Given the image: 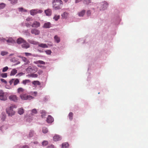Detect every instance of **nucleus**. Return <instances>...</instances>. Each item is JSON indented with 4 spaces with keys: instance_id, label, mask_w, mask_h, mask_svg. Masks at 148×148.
Listing matches in <instances>:
<instances>
[{
    "instance_id": "nucleus-1",
    "label": "nucleus",
    "mask_w": 148,
    "mask_h": 148,
    "mask_svg": "<svg viewBox=\"0 0 148 148\" xmlns=\"http://www.w3.org/2000/svg\"><path fill=\"white\" fill-rule=\"evenodd\" d=\"M52 4L53 8L57 10L62 8L63 3L61 0H53L52 2Z\"/></svg>"
},
{
    "instance_id": "nucleus-2",
    "label": "nucleus",
    "mask_w": 148,
    "mask_h": 148,
    "mask_svg": "<svg viewBox=\"0 0 148 148\" xmlns=\"http://www.w3.org/2000/svg\"><path fill=\"white\" fill-rule=\"evenodd\" d=\"M19 96L21 99L23 100H30L34 98V97H33L31 95H28L26 93L21 94Z\"/></svg>"
},
{
    "instance_id": "nucleus-3",
    "label": "nucleus",
    "mask_w": 148,
    "mask_h": 148,
    "mask_svg": "<svg viewBox=\"0 0 148 148\" xmlns=\"http://www.w3.org/2000/svg\"><path fill=\"white\" fill-rule=\"evenodd\" d=\"M15 108V105H12L6 109L7 113L9 115L11 116L14 114L15 112L13 110V108Z\"/></svg>"
},
{
    "instance_id": "nucleus-4",
    "label": "nucleus",
    "mask_w": 148,
    "mask_h": 148,
    "mask_svg": "<svg viewBox=\"0 0 148 148\" xmlns=\"http://www.w3.org/2000/svg\"><path fill=\"white\" fill-rule=\"evenodd\" d=\"M7 99V94L2 90H0V100L5 101Z\"/></svg>"
},
{
    "instance_id": "nucleus-5",
    "label": "nucleus",
    "mask_w": 148,
    "mask_h": 148,
    "mask_svg": "<svg viewBox=\"0 0 148 148\" xmlns=\"http://www.w3.org/2000/svg\"><path fill=\"white\" fill-rule=\"evenodd\" d=\"M9 99L10 100L14 102H17L18 99V98L15 95L12 94L9 97Z\"/></svg>"
},
{
    "instance_id": "nucleus-6",
    "label": "nucleus",
    "mask_w": 148,
    "mask_h": 148,
    "mask_svg": "<svg viewBox=\"0 0 148 148\" xmlns=\"http://www.w3.org/2000/svg\"><path fill=\"white\" fill-rule=\"evenodd\" d=\"M42 11L40 10L34 9L31 10L30 11L31 14L32 15H34L37 13H41Z\"/></svg>"
},
{
    "instance_id": "nucleus-7",
    "label": "nucleus",
    "mask_w": 148,
    "mask_h": 148,
    "mask_svg": "<svg viewBox=\"0 0 148 148\" xmlns=\"http://www.w3.org/2000/svg\"><path fill=\"white\" fill-rule=\"evenodd\" d=\"M31 32L32 34H34L36 35H38L40 33V31L36 28L32 29Z\"/></svg>"
},
{
    "instance_id": "nucleus-8",
    "label": "nucleus",
    "mask_w": 148,
    "mask_h": 148,
    "mask_svg": "<svg viewBox=\"0 0 148 148\" xmlns=\"http://www.w3.org/2000/svg\"><path fill=\"white\" fill-rule=\"evenodd\" d=\"M40 23L36 21H34L32 24V26L33 27L37 28L40 27Z\"/></svg>"
},
{
    "instance_id": "nucleus-9",
    "label": "nucleus",
    "mask_w": 148,
    "mask_h": 148,
    "mask_svg": "<svg viewBox=\"0 0 148 148\" xmlns=\"http://www.w3.org/2000/svg\"><path fill=\"white\" fill-rule=\"evenodd\" d=\"M22 47L23 48L27 49L29 47L30 45L25 40V42H24L22 45Z\"/></svg>"
},
{
    "instance_id": "nucleus-10",
    "label": "nucleus",
    "mask_w": 148,
    "mask_h": 148,
    "mask_svg": "<svg viewBox=\"0 0 148 148\" xmlns=\"http://www.w3.org/2000/svg\"><path fill=\"white\" fill-rule=\"evenodd\" d=\"M53 121V118L50 115H49L47 118V121L48 123H51Z\"/></svg>"
},
{
    "instance_id": "nucleus-11",
    "label": "nucleus",
    "mask_w": 148,
    "mask_h": 148,
    "mask_svg": "<svg viewBox=\"0 0 148 148\" xmlns=\"http://www.w3.org/2000/svg\"><path fill=\"white\" fill-rule=\"evenodd\" d=\"M51 27V24L50 22H47L45 23L43 25L42 27L45 28H49Z\"/></svg>"
},
{
    "instance_id": "nucleus-12",
    "label": "nucleus",
    "mask_w": 148,
    "mask_h": 148,
    "mask_svg": "<svg viewBox=\"0 0 148 148\" xmlns=\"http://www.w3.org/2000/svg\"><path fill=\"white\" fill-rule=\"evenodd\" d=\"M45 12L46 15L48 16H50L52 14L51 10V9H49L45 10Z\"/></svg>"
},
{
    "instance_id": "nucleus-13",
    "label": "nucleus",
    "mask_w": 148,
    "mask_h": 148,
    "mask_svg": "<svg viewBox=\"0 0 148 148\" xmlns=\"http://www.w3.org/2000/svg\"><path fill=\"white\" fill-rule=\"evenodd\" d=\"M61 138L58 135H55L53 137V140L55 141H57L60 140Z\"/></svg>"
},
{
    "instance_id": "nucleus-14",
    "label": "nucleus",
    "mask_w": 148,
    "mask_h": 148,
    "mask_svg": "<svg viewBox=\"0 0 148 148\" xmlns=\"http://www.w3.org/2000/svg\"><path fill=\"white\" fill-rule=\"evenodd\" d=\"M24 42H25V40L21 38H19L17 40V42L18 44L23 43Z\"/></svg>"
},
{
    "instance_id": "nucleus-15",
    "label": "nucleus",
    "mask_w": 148,
    "mask_h": 148,
    "mask_svg": "<svg viewBox=\"0 0 148 148\" xmlns=\"http://www.w3.org/2000/svg\"><path fill=\"white\" fill-rule=\"evenodd\" d=\"M103 5V7L102 8V10H103L106 9L108 6V4L106 2H104L101 4Z\"/></svg>"
},
{
    "instance_id": "nucleus-16",
    "label": "nucleus",
    "mask_w": 148,
    "mask_h": 148,
    "mask_svg": "<svg viewBox=\"0 0 148 148\" xmlns=\"http://www.w3.org/2000/svg\"><path fill=\"white\" fill-rule=\"evenodd\" d=\"M25 89L22 88L20 87L18 88L17 89V92L18 94H20L21 93H22L24 92Z\"/></svg>"
},
{
    "instance_id": "nucleus-17",
    "label": "nucleus",
    "mask_w": 148,
    "mask_h": 148,
    "mask_svg": "<svg viewBox=\"0 0 148 148\" xmlns=\"http://www.w3.org/2000/svg\"><path fill=\"white\" fill-rule=\"evenodd\" d=\"M26 71L28 73H30L33 71V69H32V67L31 66L28 67L26 69Z\"/></svg>"
},
{
    "instance_id": "nucleus-18",
    "label": "nucleus",
    "mask_w": 148,
    "mask_h": 148,
    "mask_svg": "<svg viewBox=\"0 0 148 148\" xmlns=\"http://www.w3.org/2000/svg\"><path fill=\"white\" fill-rule=\"evenodd\" d=\"M17 73V70L15 69H13L11 71L10 75L11 76H13L15 75Z\"/></svg>"
},
{
    "instance_id": "nucleus-19",
    "label": "nucleus",
    "mask_w": 148,
    "mask_h": 148,
    "mask_svg": "<svg viewBox=\"0 0 148 148\" xmlns=\"http://www.w3.org/2000/svg\"><path fill=\"white\" fill-rule=\"evenodd\" d=\"M28 41L29 43L33 45H37L38 44V42L35 41L33 40H29Z\"/></svg>"
},
{
    "instance_id": "nucleus-20",
    "label": "nucleus",
    "mask_w": 148,
    "mask_h": 148,
    "mask_svg": "<svg viewBox=\"0 0 148 148\" xmlns=\"http://www.w3.org/2000/svg\"><path fill=\"white\" fill-rule=\"evenodd\" d=\"M38 47H41L42 48H47L48 47V46L45 44H39L38 43Z\"/></svg>"
},
{
    "instance_id": "nucleus-21",
    "label": "nucleus",
    "mask_w": 148,
    "mask_h": 148,
    "mask_svg": "<svg viewBox=\"0 0 148 148\" xmlns=\"http://www.w3.org/2000/svg\"><path fill=\"white\" fill-rule=\"evenodd\" d=\"M32 84L35 85H40V82L38 81H34L32 82Z\"/></svg>"
},
{
    "instance_id": "nucleus-22",
    "label": "nucleus",
    "mask_w": 148,
    "mask_h": 148,
    "mask_svg": "<svg viewBox=\"0 0 148 148\" xmlns=\"http://www.w3.org/2000/svg\"><path fill=\"white\" fill-rule=\"evenodd\" d=\"M69 13L67 12H64L62 14V17L64 18H67L69 16Z\"/></svg>"
},
{
    "instance_id": "nucleus-23",
    "label": "nucleus",
    "mask_w": 148,
    "mask_h": 148,
    "mask_svg": "<svg viewBox=\"0 0 148 148\" xmlns=\"http://www.w3.org/2000/svg\"><path fill=\"white\" fill-rule=\"evenodd\" d=\"M34 63L36 64H45V62L42 60H38L34 62Z\"/></svg>"
},
{
    "instance_id": "nucleus-24",
    "label": "nucleus",
    "mask_w": 148,
    "mask_h": 148,
    "mask_svg": "<svg viewBox=\"0 0 148 148\" xmlns=\"http://www.w3.org/2000/svg\"><path fill=\"white\" fill-rule=\"evenodd\" d=\"M54 39L55 41L58 43H59L60 41V38L58 37L57 35H56L54 36Z\"/></svg>"
},
{
    "instance_id": "nucleus-25",
    "label": "nucleus",
    "mask_w": 148,
    "mask_h": 148,
    "mask_svg": "<svg viewBox=\"0 0 148 148\" xmlns=\"http://www.w3.org/2000/svg\"><path fill=\"white\" fill-rule=\"evenodd\" d=\"M85 13V10H82L78 13V15L80 16H83Z\"/></svg>"
},
{
    "instance_id": "nucleus-26",
    "label": "nucleus",
    "mask_w": 148,
    "mask_h": 148,
    "mask_svg": "<svg viewBox=\"0 0 148 148\" xmlns=\"http://www.w3.org/2000/svg\"><path fill=\"white\" fill-rule=\"evenodd\" d=\"M69 146L68 143H62V148H66Z\"/></svg>"
},
{
    "instance_id": "nucleus-27",
    "label": "nucleus",
    "mask_w": 148,
    "mask_h": 148,
    "mask_svg": "<svg viewBox=\"0 0 148 148\" xmlns=\"http://www.w3.org/2000/svg\"><path fill=\"white\" fill-rule=\"evenodd\" d=\"M32 23L30 22H26L25 23V26L27 27H30L32 26Z\"/></svg>"
},
{
    "instance_id": "nucleus-28",
    "label": "nucleus",
    "mask_w": 148,
    "mask_h": 148,
    "mask_svg": "<svg viewBox=\"0 0 148 148\" xmlns=\"http://www.w3.org/2000/svg\"><path fill=\"white\" fill-rule=\"evenodd\" d=\"M22 60L26 64H28L29 61L25 57H21Z\"/></svg>"
},
{
    "instance_id": "nucleus-29",
    "label": "nucleus",
    "mask_w": 148,
    "mask_h": 148,
    "mask_svg": "<svg viewBox=\"0 0 148 148\" xmlns=\"http://www.w3.org/2000/svg\"><path fill=\"white\" fill-rule=\"evenodd\" d=\"M30 82V80L29 79H25L23 80L22 82V83L23 84L25 85L27 83H29Z\"/></svg>"
},
{
    "instance_id": "nucleus-30",
    "label": "nucleus",
    "mask_w": 148,
    "mask_h": 148,
    "mask_svg": "<svg viewBox=\"0 0 148 148\" xmlns=\"http://www.w3.org/2000/svg\"><path fill=\"white\" fill-rule=\"evenodd\" d=\"M6 5V4L3 3H0V9H3L5 7Z\"/></svg>"
},
{
    "instance_id": "nucleus-31",
    "label": "nucleus",
    "mask_w": 148,
    "mask_h": 148,
    "mask_svg": "<svg viewBox=\"0 0 148 148\" xmlns=\"http://www.w3.org/2000/svg\"><path fill=\"white\" fill-rule=\"evenodd\" d=\"M83 2L84 4L88 5L91 2V0H83Z\"/></svg>"
},
{
    "instance_id": "nucleus-32",
    "label": "nucleus",
    "mask_w": 148,
    "mask_h": 148,
    "mask_svg": "<svg viewBox=\"0 0 148 148\" xmlns=\"http://www.w3.org/2000/svg\"><path fill=\"white\" fill-rule=\"evenodd\" d=\"M24 112V110L22 108H20L18 111V113L21 115L23 114Z\"/></svg>"
},
{
    "instance_id": "nucleus-33",
    "label": "nucleus",
    "mask_w": 148,
    "mask_h": 148,
    "mask_svg": "<svg viewBox=\"0 0 148 148\" xmlns=\"http://www.w3.org/2000/svg\"><path fill=\"white\" fill-rule=\"evenodd\" d=\"M19 82V81L18 79H14V85H16L18 84Z\"/></svg>"
},
{
    "instance_id": "nucleus-34",
    "label": "nucleus",
    "mask_w": 148,
    "mask_h": 148,
    "mask_svg": "<svg viewBox=\"0 0 148 148\" xmlns=\"http://www.w3.org/2000/svg\"><path fill=\"white\" fill-rule=\"evenodd\" d=\"M12 4H14L17 3V0H8Z\"/></svg>"
},
{
    "instance_id": "nucleus-35",
    "label": "nucleus",
    "mask_w": 148,
    "mask_h": 148,
    "mask_svg": "<svg viewBox=\"0 0 148 148\" xmlns=\"http://www.w3.org/2000/svg\"><path fill=\"white\" fill-rule=\"evenodd\" d=\"M73 113L72 112H70L69 115V118L70 120H72L73 118Z\"/></svg>"
},
{
    "instance_id": "nucleus-36",
    "label": "nucleus",
    "mask_w": 148,
    "mask_h": 148,
    "mask_svg": "<svg viewBox=\"0 0 148 148\" xmlns=\"http://www.w3.org/2000/svg\"><path fill=\"white\" fill-rule=\"evenodd\" d=\"M30 77H38V75L36 74L32 73L29 75Z\"/></svg>"
},
{
    "instance_id": "nucleus-37",
    "label": "nucleus",
    "mask_w": 148,
    "mask_h": 148,
    "mask_svg": "<svg viewBox=\"0 0 148 148\" xmlns=\"http://www.w3.org/2000/svg\"><path fill=\"white\" fill-rule=\"evenodd\" d=\"M42 131L44 133H46L48 132L47 129L45 127H44L42 128Z\"/></svg>"
},
{
    "instance_id": "nucleus-38",
    "label": "nucleus",
    "mask_w": 148,
    "mask_h": 148,
    "mask_svg": "<svg viewBox=\"0 0 148 148\" xmlns=\"http://www.w3.org/2000/svg\"><path fill=\"white\" fill-rule=\"evenodd\" d=\"M32 115L36 114L37 113L36 110L35 109H33L32 110Z\"/></svg>"
},
{
    "instance_id": "nucleus-39",
    "label": "nucleus",
    "mask_w": 148,
    "mask_h": 148,
    "mask_svg": "<svg viewBox=\"0 0 148 148\" xmlns=\"http://www.w3.org/2000/svg\"><path fill=\"white\" fill-rule=\"evenodd\" d=\"M1 77L3 78L6 77L7 76V73H3L1 74Z\"/></svg>"
},
{
    "instance_id": "nucleus-40",
    "label": "nucleus",
    "mask_w": 148,
    "mask_h": 148,
    "mask_svg": "<svg viewBox=\"0 0 148 148\" xmlns=\"http://www.w3.org/2000/svg\"><path fill=\"white\" fill-rule=\"evenodd\" d=\"M46 112L44 110H42L41 111V116L42 118L43 117V116H45L46 114Z\"/></svg>"
},
{
    "instance_id": "nucleus-41",
    "label": "nucleus",
    "mask_w": 148,
    "mask_h": 148,
    "mask_svg": "<svg viewBox=\"0 0 148 148\" xmlns=\"http://www.w3.org/2000/svg\"><path fill=\"white\" fill-rule=\"evenodd\" d=\"M8 54V52L5 51H2L1 52V55L2 56L6 55Z\"/></svg>"
},
{
    "instance_id": "nucleus-42",
    "label": "nucleus",
    "mask_w": 148,
    "mask_h": 148,
    "mask_svg": "<svg viewBox=\"0 0 148 148\" xmlns=\"http://www.w3.org/2000/svg\"><path fill=\"white\" fill-rule=\"evenodd\" d=\"M53 19L56 21H57L60 18L59 15H55L53 17Z\"/></svg>"
},
{
    "instance_id": "nucleus-43",
    "label": "nucleus",
    "mask_w": 148,
    "mask_h": 148,
    "mask_svg": "<svg viewBox=\"0 0 148 148\" xmlns=\"http://www.w3.org/2000/svg\"><path fill=\"white\" fill-rule=\"evenodd\" d=\"M8 66H5L4 67L2 70V72H4L6 71L8 69Z\"/></svg>"
},
{
    "instance_id": "nucleus-44",
    "label": "nucleus",
    "mask_w": 148,
    "mask_h": 148,
    "mask_svg": "<svg viewBox=\"0 0 148 148\" xmlns=\"http://www.w3.org/2000/svg\"><path fill=\"white\" fill-rule=\"evenodd\" d=\"M7 41L8 42L13 43L14 42V40L12 38H9L7 40Z\"/></svg>"
},
{
    "instance_id": "nucleus-45",
    "label": "nucleus",
    "mask_w": 148,
    "mask_h": 148,
    "mask_svg": "<svg viewBox=\"0 0 148 148\" xmlns=\"http://www.w3.org/2000/svg\"><path fill=\"white\" fill-rule=\"evenodd\" d=\"M33 134H34V132L32 130L30 131V132H29V137H32L33 135Z\"/></svg>"
},
{
    "instance_id": "nucleus-46",
    "label": "nucleus",
    "mask_w": 148,
    "mask_h": 148,
    "mask_svg": "<svg viewBox=\"0 0 148 148\" xmlns=\"http://www.w3.org/2000/svg\"><path fill=\"white\" fill-rule=\"evenodd\" d=\"M45 52L46 54H48V55L51 54V50H47L45 51Z\"/></svg>"
},
{
    "instance_id": "nucleus-47",
    "label": "nucleus",
    "mask_w": 148,
    "mask_h": 148,
    "mask_svg": "<svg viewBox=\"0 0 148 148\" xmlns=\"http://www.w3.org/2000/svg\"><path fill=\"white\" fill-rule=\"evenodd\" d=\"M48 144V142L47 141H44L42 143V145L44 146H46Z\"/></svg>"
},
{
    "instance_id": "nucleus-48",
    "label": "nucleus",
    "mask_w": 148,
    "mask_h": 148,
    "mask_svg": "<svg viewBox=\"0 0 148 148\" xmlns=\"http://www.w3.org/2000/svg\"><path fill=\"white\" fill-rule=\"evenodd\" d=\"M5 115H3L1 117V120L3 121H4L5 120Z\"/></svg>"
},
{
    "instance_id": "nucleus-49",
    "label": "nucleus",
    "mask_w": 148,
    "mask_h": 148,
    "mask_svg": "<svg viewBox=\"0 0 148 148\" xmlns=\"http://www.w3.org/2000/svg\"><path fill=\"white\" fill-rule=\"evenodd\" d=\"M0 80L2 82L4 83L5 84L7 83V81L4 79L1 78L0 79Z\"/></svg>"
},
{
    "instance_id": "nucleus-50",
    "label": "nucleus",
    "mask_w": 148,
    "mask_h": 148,
    "mask_svg": "<svg viewBox=\"0 0 148 148\" xmlns=\"http://www.w3.org/2000/svg\"><path fill=\"white\" fill-rule=\"evenodd\" d=\"M25 73L23 72H20L17 75L19 76H21L23 75H24Z\"/></svg>"
},
{
    "instance_id": "nucleus-51",
    "label": "nucleus",
    "mask_w": 148,
    "mask_h": 148,
    "mask_svg": "<svg viewBox=\"0 0 148 148\" xmlns=\"http://www.w3.org/2000/svg\"><path fill=\"white\" fill-rule=\"evenodd\" d=\"M14 79H12L10 81L9 83L10 85H11L12 83H14Z\"/></svg>"
},
{
    "instance_id": "nucleus-52",
    "label": "nucleus",
    "mask_w": 148,
    "mask_h": 148,
    "mask_svg": "<svg viewBox=\"0 0 148 148\" xmlns=\"http://www.w3.org/2000/svg\"><path fill=\"white\" fill-rule=\"evenodd\" d=\"M25 54L26 56H31L32 55V54L30 53H25Z\"/></svg>"
},
{
    "instance_id": "nucleus-53",
    "label": "nucleus",
    "mask_w": 148,
    "mask_h": 148,
    "mask_svg": "<svg viewBox=\"0 0 148 148\" xmlns=\"http://www.w3.org/2000/svg\"><path fill=\"white\" fill-rule=\"evenodd\" d=\"M26 22H30L31 21H32V20L31 18H28L26 19Z\"/></svg>"
},
{
    "instance_id": "nucleus-54",
    "label": "nucleus",
    "mask_w": 148,
    "mask_h": 148,
    "mask_svg": "<svg viewBox=\"0 0 148 148\" xmlns=\"http://www.w3.org/2000/svg\"><path fill=\"white\" fill-rule=\"evenodd\" d=\"M21 148H29V147L27 145H25L21 147Z\"/></svg>"
},
{
    "instance_id": "nucleus-55",
    "label": "nucleus",
    "mask_w": 148,
    "mask_h": 148,
    "mask_svg": "<svg viewBox=\"0 0 148 148\" xmlns=\"http://www.w3.org/2000/svg\"><path fill=\"white\" fill-rule=\"evenodd\" d=\"M87 14L88 16H89L91 14V12L90 10H88L87 12Z\"/></svg>"
},
{
    "instance_id": "nucleus-56",
    "label": "nucleus",
    "mask_w": 148,
    "mask_h": 148,
    "mask_svg": "<svg viewBox=\"0 0 148 148\" xmlns=\"http://www.w3.org/2000/svg\"><path fill=\"white\" fill-rule=\"evenodd\" d=\"M38 73L40 75L42 73V71L41 70H39L38 72Z\"/></svg>"
},
{
    "instance_id": "nucleus-57",
    "label": "nucleus",
    "mask_w": 148,
    "mask_h": 148,
    "mask_svg": "<svg viewBox=\"0 0 148 148\" xmlns=\"http://www.w3.org/2000/svg\"><path fill=\"white\" fill-rule=\"evenodd\" d=\"M47 148H54V146L53 145H51V146L48 147Z\"/></svg>"
},
{
    "instance_id": "nucleus-58",
    "label": "nucleus",
    "mask_w": 148,
    "mask_h": 148,
    "mask_svg": "<svg viewBox=\"0 0 148 148\" xmlns=\"http://www.w3.org/2000/svg\"><path fill=\"white\" fill-rule=\"evenodd\" d=\"M82 0H75V3H78L81 1H82Z\"/></svg>"
},
{
    "instance_id": "nucleus-59",
    "label": "nucleus",
    "mask_w": 148,
    "mask_h": 148,
    "mask_svg": "<svg viewBox=\"0 0 148 148\" xmlns=\"http://www.w3.org/2000/svg\"><path fill=\"white\" fill-rule=\"evenodd\" d=\"M19 11H22L23 10V8H18Z\"/></svg>"
},
{
    "instance_id": "nucleus-60",
    "label": "nucleus",
    "mask_w": 148,
    "mask_h": 148,
    "mask_svg": "<svg viewBox=\"0 0 148 148\" xmlns=\"http://www.w3.org/2000/svg\"><path fill=\"white\" fill-rule=\"evenodd\" d=\"M33 93L34 95V96H36V95L37 94V92H33Z\"/></svg>"
},
{
    "instance_id": "nucleus-61",
    "label": "nucleus",
    "mask_w": 148,
    "mask_h": 148,
    "mask_svg": "<svg viewBox=\"0 0 148 148\" xmlns=\"http://www.w3.org/2000/svg\"><path fill=\"white\" fill-rule=\"evenodd\" d=\"M34 143L35 144H37L38 143V142L36 141L34 142Z\"/></svg>"
},
{
    "instance_id": "nucleus-62",
    "label": "nucleus",
    "mask_w": 148,
    "mask_h": 148,
    "mask_svg": "<svg viewBox=\"0 0 148 148\" xmlns=\"http://www.w3.org/2000/svg\"><path fill=\"white\" fill-rule=\"evenodd\" d=\"M65 2H67L68 0H63Z\"/></svg>"
},
{
    "instance_id": "nucleus-63",
    "label": "nucleus",
    "mask_w": 148,
    "mask_h": 148,
    "mask_svg": "<svg viewBox=\"0 0 148 148\" xmlns=\"http://www.w3.org/2000/svg\"><path fill=\"white\" fill-rule=\"evenodd\" d=\"M18 57L21 58V57H22L21 56H18Z\"/></svg>"
}]
</instances>
